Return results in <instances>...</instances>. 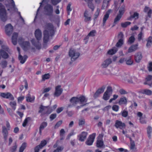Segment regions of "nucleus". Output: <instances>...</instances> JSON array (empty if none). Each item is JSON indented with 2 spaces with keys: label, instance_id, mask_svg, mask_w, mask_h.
<instances>
[{
  "label": "nucleus",
  "instance_id": "nucleus-1",
  "mask_svg": "<svg viewBox=\"0 0 152 152\" xmlns=\"http://www.w3.org/2000/svg\"><path fill=\"white\" fill-rule=\"evenodd\" d=\"M53 26L50 23L46 24L45 28V29L43 32L44 37L43 42L44 43V46L45 47L47 45V43L48 42L49 39V36H53L54 34V30L53 29Z\"/></svg>",
  "mask_w": 152,
  "mask_h": 152
},
{
  "label": "nucleus",
  "instance_id": "nucleus-2",
  "mask_svg": "<svg viewBox=\"0 0 152 152\" xmlns=\"http://www.w3.org/2000/svg\"><path fill=\"white\" fill-rule=\"evenodd\" d=\"M87 101V99H86L85 97L83 96H82L79 97H73L69 100L70 102L72 103V104H69L67 106V108H70L76 105L79 102L80 104H82L84 102H86Z\"/></svg>",
  "mask_w": 152,
  "mask_h": 152
},
{
  "label": "nucleus",
  "instance_id": "nucleus-3",
  "mask_svg": "<svg viewBox=\"0 0 152 152\" xmlns=\"http://www.w3.org/2000/svg\"><path fill=\"white\" fill-rule=\"evenodd\" d=\"M53 6L50 4H47L44 7V13L45 15L49 17L50 20H52L53 16Z\"/></svg>",
  "mask_w": 152,
  "mask_h": 152
},
{
  "label": "nucleus",
  "instance_id": "nucleus-4",
  "mask_svg": "<svg viewBox=\"0 0 152 152\" xmlns=\"http://www.w3.org/2000/svg\"><path fill=\"white\" fill-rule=\"evenodd\" d=\"M39 110L38 111L39 113H42V115L50 114L53 110L52 108L49 106H45L41 105L39 107Z\"/></svg>",
  "mask_w": 152,
  "mask_h": 152
},
{
  "label": "nucleus",
  "instance_id": "nucleus-5",
  "mask_svg": "<svg viewBox=\"0 0 152 152\" xmlns=\"http://www.w3.org/2000/svg\"><path fill=\"white\" fill-rule=\"evenodd\" d=\"M0 18L4 22L7 19L6 10L4 6L1 3H0Z\"/></svg>",
  "mask_w": 152,
  "mask_h": 152
},
{
  "label": "nucleus",
  "instance_id": "nucleus-6",
  "mask_svg": "<svg viewBox=\"0 0 152 152\" xmlns=\"http://www.w3.org/2000/svg\"><path fill=\"white\" fill-rule=\"evenodd\" d=\"M69 55L71 57V60L72 61L76 60L79 56L80 53L79 52H76L74 49H70L69 52Z\"/></svg>",
  "mask_w": 152,
  "mask_h": 152
},
{
  "label": "nucleus",
  "instance_id": "nucleus-7",
  "mask_svg": "<svg viewBox=\"0 0 152 152\" xmlns=\"http://www.w3.org/2000/svg\"><path fill=\"white\" fill-rule=\"evenodd\" d=\"M7 10L11 12L12 11H18V9L16 7L15 2L14 3L11 1L10 3L5 4Z\"/></svg>",
  "mask_w": 152,
  "mask_h": 152
},
{
  "label": "nucleus",
  "instance_id": "nucleus-8",
  "mask_svg": "<svg viewBox=\"0 0 152 152\" xmlns=\"http://www.w3.org/2000/svg\"><path fill=\"white\" fill-rule=\"evenodd\" d=\"M95 136V133L90 135L85 142L86 144L88 145H92L94 141Z\"/></svg>",
  "mask_w": 152,
  "mask_h": 152
},
{
  "label": "nucleus",
  "instance_id": "nucleus-9",
  "mask_svg": "<svg viewBox=\"0 0 152 152\" xmlns=\"http://www.w3.org/2000/svg\"><path fill=\"white\" fill-rule=\"evenodd\" d=\"M61 85H58L55 88V91L54 94V96L58 97L62 94L63 90L61 88Z\"/></svg>",
  "mask_w": 152,
  "mask_h": 152
},
{
  "label": "nucleus",
  "instance_id": "nucleus-10",
  "mask_svg": "<svg viewBox=\"0 0 152 152\" xmlns=\"http://www.w3.org/2000/svg\"><path fill=\"white\" fill-rule=\"evenodd\" d=\"M105 88V87L104 86L99 88L95 92L93 95V97L94 99H96L99 97L100 95L103 93Z\"/></svg>",
  "mask_w": 152,
  "mask_h": 152
},
{
  "label": "nucleus",
  "instance_id": "nucleus-11",
  "mask_svg": "<svg viewBox=\"0 0 152 152\" xmlns=\"http://www.w3.org/2000/svg\"><path fill=\"white\" fill-rule=\"evenodd\" d=\"M13 30V27L11 24L7 25L5 27V30L6 34L9 36L11 34Z\"/></svg>",
  "mask_w": 152,
  "mask_h": 152
},
{
  "label": "nucleus",
  "instance_id": "nucleus-12",
  "mask_svg": "<svg viewBox=\"0 0 152 152\" xmlns=\"http://www.w3.org/2000/svg\"><path fill=\"white\" fill-rule=\"evenodd\" d=\"M0 96L4 98L9 99L10 100H13L14 98L13 95L10 93H1Z\"/></svg>",
  "mask_w": 152,
  "mask_h": 152
},
{
  "label": "nucleus",
  "instance_id": "nucleus-13",
  "mask_svg": "<svg viewBox=\"0 0 152 152\" xmlns=\"http://www.w3.org/2000/svg\"><path fill=\"white\" fill-rule=\"evenodd\" d=\"M124 35L122 32H120L118 34V37L120 39L118 40V42L116 44V46L117 47H121L124 43L123 37Z\"/></svg>",
  "mask_w": 152,
  "mask_h": 152
},
{
  "label": "nucleus",
  "instance_id": "nucleus-14",
  "mask_svg": "<svg viewBox=\"0 0 152 152\" xmlns=\"http://www.w3.org/2000/svg\"><path fill=\"white\" fill-rule=\"evenodd\" d=\"M18 42L19 43H20L21 46L24 50L27 51L30 45L29 42H22V43H20V39H19Z\"/></svg>",
  "mask_w": 152,
  "mask_h": 152
},
{
  "label": "nucleus",
  "instance_id": "nucleus-15",
  "mask_svg": "<svg viewBox=\"0 0 152 152\" xmlns=\"http://www.w3.org/2000/svg\"><path fill=\"white\" fill-rule=\"evenodd\" d=\"M115 126L116 128H119L122 129L125 127L126 125L124 123H123L121 121L117 120L115 121Z\"/></svg>",
  "mask_w": 152,
  "mask_h": 152
},
{
  "label": "nucleus",
  "instance_id": "nucleus-16",
  "mask_svg": "<svg viewBox=\"0 0 152 152\" xmlns=\"http://www.w3.org/2000/svg\"><path fill=\"white\" fill-rule=\"evenodd\" d=\"M88 133L85 132H82L80 135H78L77 137L79 141L81 142H83L86 138Z\"/></svg>",
  "mask_w": 152,
  "mask_h": 152
},
{
  "label": "nucleus",
  "instance_id": "nucleus-17",
  "mask_svg": "<svg viewBox=\"0 0 152 152\" xmlns=\"http://www.w3.org/2000/svg\"><path fill=\"white\" fill-rule=\"evenodd\" d=\"M35 36L37 40H40L41 39L42 33L41 31L38 29H36L34 33Z\"/></svg>",
  "mask_w": 152,
  "mask_h": 152
},
{
  "label": "nucleus",
  "instance_id": "nucleus-18",
  "mask_svg": "<svg viewBox=\"0 0 152 152\" xmlns=\"http://www.w3.org/2000/svg\"><path fill=\"white\" fill-rule=\"evenodd\" d=\"M138 44L137 43L136 44L132 45H131L128 50V52L131 53L134 52L138 49Z\"/></svg>",
  "mask_w": 152,
  "mask_h": 152
},
{
  "label": "nucleus",
  "instance_id": "nucleus-19",
  "mask_svg": "<svg viewBox=\"0 0 152 152\" xmlns=\"http://www.w3.org/2000/svg\"><path fill=\"white\" fill-rule=\"evenodd\" d=\"M39 40H38L37 42L34 39H33L31 40L32 44L37 49L39 50L41 48V44L39 42Z\"/></svg>",
  "mask_w": 152,
  "mask_h": 152
},
{
  "label": "nucleus",
  "instance_id": "nucleus-20",
  "mask_svg": "<svg viewBox=\"0 0 152 152\" xmlns=\"http://www.w3.org/2000/svg\"><path fill=\"white\" fill-rule=\"evenodd\" d=\"M146 81L144 83V84L148 85L151 86L152 85V75H148L146 78Z\"/></svg>",
  "mask_w": 152,
  "mask_h": 152
},
{
  "label": "nucleus",
  "instance_id": "nucleus-21",
  "mask_svg": "<svg viewBox=\"0 0 152 152\" xmlns=\"http://www.w3.org/2000/svg\"><path fill=\"white\" fill-rule=\"evenodd\" d=\"M112 62V61L111 58H107L103 62L102 64V66L103 68H106Z\"/></svg>",
  "mask_w": 152,
  "mask_h": 152
},
{
  "label": "nucleus",
  "instance_id": "nucleus-22",
  "mask_svg": "<svg viewBox=\"0 0 152 152\" xmlns=\"http://www.w3.org/2000/svg\"><path fill=\"white\" fill-rule=\"evenodd\" d=\"M135 60L137 62H140L142 58L141 53L139 52L137 53L135 55Z\"/></svg>",
  "mask_w": 152,
  "mask_h": 152
},
{
  "label": "nucleus",
  "instance_id": "nucleus-23",
  "mask_svg": "<svg viewBox=\"0 0 152 152\" xmlns=\"http://www.w3.org/2000/svg\"><path fill=\"white\" fill-rule=\"evenodd\" d=\"M110 11L111 10H109L107 11L106 12L104 16L103 19V26H104L105 25L107 20L109 18Z\"/></svg>",
  "mask_w": 152,
  "mask_h": 152
},
{
  "label": "nucleus",
  "instance_id": "nucleus-24",
  "mask_svg": "<svg viewBox=\"0 0 152 152\" xmlns=\"http://www.w3.org/2000/svg\"><path fill=\"white\" fill-rule=\"evenodd\" d=\"M84 16L85 18L84 20L85 22H87L91 20V17H88V12L87 10H85V11Z\"/></svg>",
  "mask_w": 152,
  "mask_h": 152
},
{
  "label": "nucleus",
  "instance_id": "nucleus-25",
  "mask_svg": "<svg viewBox=\"0 0 152 152\" xmlns=\"http://www.w3.org/2000/svg\"><path fill=\"white\" fill-rule=\"evenodd\" d=\"M47 123L46 122H43L42 123L39 128V133L41 135L42 133V130L44 129L47 126Z\"/></svg>",
  "mask_w": 152,
  "mask_h": 152
},
{
  "label": "nucleus",
  "instance_id": "nucleus-26",
  "mask_svg": "<svg viewBox=\"0 0 152 152\" xmlns=\"http://www.w3.org/2000/svg\"><path fill=\"white\" fill-rule=\"evenodd\" d=\"M27 58V56L26 55H24L23 57L21 55H19L18 59L20 61V63L23 64L25 63Z\"/></svg>",
  "mask_w": 152,
  "mask_h": 152
},
{
  "label": "nucleus",
  "instance_id": "nucleus-27",
  "mask_svg": "<svg viewBox=\"0 0 152 152\" xmlns=\"http://www.w3.org/2000/svg\"><path fill=\"white\" fill-rule=\"evenodd\" d=\"M0 53L1 54V56L2 58L6 59L9 57L8 54L4 50H0Z\"/></svg>",
  "mask_w": 152,
  "mask_h": 152
},
{
  "label": "nucleus",
  "instance_id": "nucleus-28",
  "mask_svg": "<svg viewBox=\"0 0 152 152\" xmlns=\"http://www.w3.org/2000/svg\"><path fill=\"white\" fill-rule=\"evenodd\" d=\"M127 102V99L126 97H123L120 99L118 102V104L119 105L123 104H126Z\"/></svg>",
  "mask_w": 152,
  "mask_h": 152
},
{
  "label": "nucleus",
  "instance_id": "nucleus-29",
  "mask_svg": "<svg viewBox=\"0 0 152 152\" xmlns=\"http://www.w3.org/2000/svg\"><path fill=\"white\" fill-rule=\"evenodd\" d=\"M118 50V49L116 47H114L107 52V53L109 55H113Z\"/></svg>",
  "mask_w": 152,
  "mask_h": 152
},
{
  "label": "nucleus",
  "instance_id": "nucleus-30",
  "mask_svg": "<svg viewBox=\"0 0 152 152\" xmlns=\"http://www.w3.org/2000/svg\"><path fill=\"white\" fill-rule=\"evenodd\" d=\"M104 145V142L102 140H97L96 143V146L98 148H101Z\"/></svg>",
  "mask_w": 152,
  "mask_h": 152
},
{
  "label": "nucleus",
  "instance_id": "nucleus-31",
  "mask_svg": "<svg viewBox=\"0 0 152 152\" xmlns=\"http://www.w3.org/2000/svg\"><path fill=\"white\" fill-rule=\"evenodd\" d=\"M135 40V38L134 36H132L129 39L127 43L129 45H131L133 44Z\"/></svg>",
  "mask_w": 152,
  "mask_h": 152
},
{
  "label": "nucleus",
  "instance_id": "nucleus-32",
  "mask_svg": "<svg viewBox=\"0 0 152 152\" xmlns=\"http://www.w3.org/2000/svg\"><path fill=\"white\" fill-rule=\"evenodd\" d=\"M139 14L136 12L134 13L133 15H131L130 17H129L128 20H131L132 19L135 18V19H137L138 18Z\"/></svg>",
  "mask_w": 152,
  "mask_h": 152
},
{
  "label": "nucleus",
  "instance_id": "nucleus-33",
  "mask_svg": "<svg viewBox=\"0 0 152 152\" xmlns=\"http://www.w3.org/2000/svg\"><path fill=\"white\" fill-rule=\"evenodd\" d=\"M48 0H42V2L40 3L39 4H40V7H39L38 9L37 10L36 15L35 17V18L34 20V21H35V19L37 18V15L38 12L39 10L40 7L41 6V5H42V3H48Z\"/></svg>",
  "mask_w": 152,
  "mask_h": 152
},
{
  "label": "nucleus",
  "instance_id": "nucleus-34",
  "mask_svg": "<svg viewBox=\"0 0 152 152\" xmlns=\"http://www.w3.org/2000/svg\"><path fill=\"white\" fill-rule=\"evenodd\" d=\"M142 93L143 94L150 95L152 94V91L149 89H144L142 91Z\"/></svg>",
  "mask_w": 152,
  "mask_h": 152
},
{
  "label": "nucleus",
  "instance_id": "nucleus-35",
  "mask_svg": "<svg viewBox=\"0 0 152 152\" xmlns=\"http://www.w3.org/2000/svg\"><path fill=\"white\" fill-rule=\"evenodd\" d=\"M31 118L30 117H28L26 118V119L24 120V121L23 122V124H22V126H23L25 127L27 123H28V122L29 121H30L31 120Z\"/></svg>",
  "mask_w": 152,
  "mask_h": 152
},
{
  "label": "nucleus",
  "instance_id": "nucleus-36",
  "mask_svg": "<svg viewBox=\"0 0 152 152\" xmlns=\"http://www.w3.org/2000/svg\"><path fill=\"white\" fill-rule=\"evenodd\" d=\"M26 143L24 142H23L21 145L20 147V148L19 152H23L24 150L25 149L26 147Z\"/></svg>",
  "mask_w": 152,
  "mask_h": 152
},
{
  "label": "nucleus",
  "instance_id": "nucleus-37",
  "mask_svg": "<svg viewBox=\"0 0 152 152\" xmlns=\"http://www.w3.org/2000/svg\"><path fill=\"white\" fill-rule=\"evenodd\" d=\"M50 75L49 73L45 74L42 76V81H44L46 79H48L50 78Z\"/></svg>",
  "mask_w": 152,
  "mask_h": 152
},
{
  "label": "nucleus",
  "instance_id": "nucleus-38",
  "mask_svg": "<svg viewBox=\"0 0 152 152\" xmlns=\"http://www.w3.org/2000/svg\"><path fill=\"white\" fill-rule=\"evenodd\" d=\"M110 96V94L104 92L103 94V99L105 100H107L109 99Z\"/></svg>",
  "mask_w": 152,
  "mask_h": 152
},
{
  "label": "nucleus",
  "instance_id": "nucleus-39",
  "mask_svg": "<svg viewBox=\"0 0 152 152\" xmlns=\"http://www.w3.org/2000/svg\"><path fill=\"white\" fill-rule=\"evenodd\" d=\"M9 104L11 106L14 110H15L16 106V103L15 102H11Z\"/></svg>",
  "mask_w": 152,
  "mask_h": 152
},
{
  "label": "nucleus",
  "instance_id": "nucleus-40",
  "mask_svg": "<svg viewBox=\"0 0 152 152\" xmlns=\"http://www.w3.org/2000/svg\"><path fill=\"white\" fill-rule=\"evenodd\" d=\"M109 2L107 1L106 0H104L102 7V9H104L106 7H107L108 5Z\"/></svg>",
  "mask_w": 152,
  "mask_h": 152
},
{
  "label": "nucleus",
  "instance_id": "nucleus-41",
  "mask_svg": "<svg viewBox=\"0 0 152 152\" xmlns=\"http://www.w3.org/2000/svg\"><path fill=\"white\" fill-rule=\"evenodd\" d=\"M147 132L149 138H151V134L152 132V128L150 126H149L147 129Z\"/></svg>",
  "mask_w": 152,
  "mask_h": 152
},
{
  "label": "nucleus",
  "instance_id": "nucleus-42",
  "mask_svg": "<svg viewBox=\"0 0 152 152\" xmlns=\"http://www.w3.org/2000/svg\"><path fill=\"white\" fill-rule=\"evenodd\" d=\"M17 148V146L15 143V145L10 148V150L11 152H15Z\"/></svg>",
  "mask_w": 152,
  "mask_h": 152
},
{
  "label": "nucleus",
  "instance_id": "nucleus-43",
  "mask_svg": "<svg viewBox=\"0 0 152 152\" xmlns=\"http://www.w3.org/2000/svg\"><path fill=\"white\" fill-rule=\"evenodd\" d=\"M88 7L92 11H93L94 9V7L93 4L91 2H88Z\"/></svg>",
  "mask_w": 152,
  "mask_h": 152
},
{
  "label": "nucleus",
  "instance_id": "nucleus-44",
  "mask_svg": "<svg viewBox=\"0 0 152 152\" xmlns=\"http://www.w3.org/2000/svg\"><path fill=\"white\" fill-rule=\"evenodd\" d=\"M131 23L130 22H126L124 23H121V26L123 28H126L128 26L130 25Z\"/></svg>",
  "mask_w": 152,
  "mask_h": 152
},
{
  "label": "nucleus",
  "instance_id": "nucleus-45",
  "mask_svg": "<svg viewBox=\"0 0 152 152\" xmlns=\"http://www.w3.org/2000/svg\"><path fill=\"white\" fill-rule=\"evenodd\" d=\"M121 17V15H118L115 19L114 22V24H116L117 22L119 21Z\"/></svg>",
  "mask_w": 152,
  "mask_h": 152
},
{
  "label": "nucleus",
  "instance_id": "nucleus-46",
  "mask_svg": "<svg viewBox=\"0 0 152 152\" xmlns=\"http://www.w3.org/2000/svg\"><path fill=\"white\" fill-rule=\"evenodd\" d=\"M47 143V141L45 140H43L41 141V142L39 145H40V147L42 148Z\"/></svg>",
  "mask_w": 152,
  "mask_h": 152
},
{
  "label": "nucleus",
  "instance_id": "nucleus-47",
  "mask_svg": "<svg viewBox=\"0 0 152 152\" xmlns=\"http://www.w3.org/2000/svg\"><path fill=\"white\" fill-rule=\"evenodd\" d=\"M71 3H69L67 6L66 9L68 11V15H69V12L71 11L72 10V9L71 8Z\"/></svg>",
  "mask_w": 152,
  "mask_h": 152
},
{
  "label": "nucleus",
  "instance_id": "nucleus-48",
  "mask_svg": "<svg viewBox=\"0 0 152 152\" xmlns=\"http://www.w3.org/2000/svg\"><path fill=\"white\" fill-rule=\"evenodd\" d=\"M61 0H51V2L53 5H56L59 3Z\"/></svg>",
  "mask_w": 152,
  "mask_h": 152
},
{
  "label": "nucleus",
  "instance_id": "nucleus-49",
  "mask_svg": "<svg viewBox=\"0 0 152 152\" xmlns=\"http://www.w3.org/2000/svg\"><path fill=\"white\" fill-rule=\"evenodd\" d=\"M96 31L95 30H93L91 31L88 34V36L94 37L95 36V34L96 33Z\"/></svg>",
  "mask_w": 152,
  "mask_h": 152
},
{
  "label": "nucleus",
  "instance_id": "nucleus-50",
  "mask_svg": "<svg viewBox=\"0 0 152 152\" xmlns=\"http://www.w3.org/2000/svg\"><path fill=\"white\" fill-rule=\"evenodd\" d=\"M121 115L123 117H126L128 115V112L125 110H124L121 112Z\"/></svg>",
  "mask_w": 152,
  "mask_h": 152
},
{
  "label": "nucleus",
  "instance_id": "nucleus-51",
  "mask_svg": "<svg viewBox=\"0 0 152 152\" xmlns=\"http://www.w3.org/2000/svg\"><path fill=\"white\" fill-rule=\"evenodd\" d=\"M112 92V90L111 87L109 86L107 87V90L105 92L106 93L109 94V93L110 92Z\"/></svg>",
  "mask_w": 152,
  "mask_h": 152
},
{
  "label": "nucleus",
  "instance_id": "nucleus-52",
  "mask_svg": "<svg viewBox=\"0 0 152 152\" xmlns=\"http://www.w3.org/2000/svg\"><path fill=\"white\" fill-rule=\"evenodd\" d=\"M42 148L40 146L38 145L34 148V152H39L40 149Z\"/></svg>",
  "mask_w": 152,
  "mask_h": 152
},
{
  "label": "nucleus",
  "instance_id": "nucleus-53",
  "mask_svg": "<svg viewBox=\"0 0 152 152\" xmlns=\"http://www.w3.org/2000/svg\"><path fill=\"white\" fill-rule=\"evenodd\" d=\"M18 34L17 33H14L12 37V39H17Z\"/></svg>",
  "mask_w": 152,
  "mask_h": 152
},
{
  "label": "nucleus",
  "instance_id": "nucleus-54",
  "mask_svg": "<svg viewBox=\"0 0 152 152\" xmlns=\"http://www.w3.org/2000/svg\"><path fill=\"white\" fill-rule=\"evenodd\" d=\"M100 11V10L99 8H97V10L96 12H95V14L94 15V19H96L98 17L99 15V13Z\"/></svg>",
  "mask_w": 152,
  "mask_h": 152
},
{
  "label": "nucleus",
  "instance_id": "nucleus-55",
  "mask_svg": "<svg viewBox=\"0 0 152 152\" xmlns=\"http://www.w3.org/2000/svg\"><path fill=\"white\" fill-rule=\"evenodd\" d=\"M118 109L119 106L117 105H114L112 107L113 110L115 111H118Z\"/></svg>",
  "mask_w": 152,
  "mask_h": 152
},
{
  "label": "nucleus",
  "instance_id": "nucleus-56",
  "mask_svg": "<svg viewBox=\"0 0 152 152\" xmlns=\"http://www.w3.org/2000/svg\"><path fill=\"white\" fill-rule=\"evenodd\" d=\"M34 98L32 99V98H31L30 97V96H27L26 97V101L28 102H32V101H34Z\"/></svg>",
  "mask_w": 152,
  "mask_h": 152
},
{
  "label": "nucleus",
  "instance_id": "nucleus-57",
  "mask_svg": "<svg viewBox=\"0 0 152 152\" xmlns=\"http://www.w3.org/2000/svg\"><path fill=\"white\" fill-rule=\"evenodd\" d=\"M126 63L128 65H132L133 63V61L130 58L128 59V60H126Z\"/></svg>",
  "mask_w": 152,
  "mask_h": 152
},
{
  "label": "nucleus",
  "instance_id": "nucleus-58",
  "mask_svg": "<svg viewBox=\"0 0 152 152\" xmlns=\"http://www.w3.org/2000/svg\"><path fill=\"white\" fill-rule=\"evenodd\" d=\"M62 120H60V121L57 122L55 125V128H57L59 127L61 125V124L62 123Z\"/></svg>",
  "mask_w": 152,
  "mask_h": 152
},
{
  "label": "nucleus",
  "instance_id": "nucleus-59",
  "mask_svg": "<svg viewBox=\"0 0 152 152\" xmlns=\"http://www.w3.org/2000/svg\"><path fill=\"white\" fill-rule=\"evenodd\" d=\"M85 120L84 119H80L79 121V125L81 126L85 124Z\"/></svg>",
  "mask_w": 152,
  "mask_h": 152
},
{
  "label": "nucleus",
  "instance_id": "nucleus-60",
  "mask_svg": "<svg viewBox=\"0 0 152 152\" xmlns=\"http://www.w3.org/2000/svg\"><path fill=\"white\" fill-rule=\"evenodd\" d=\"M56 116V113L52 114L50 116V118L51 121H52L54 119Z\"/></svg>",
  "mask_w": 152,
  "mask_h": 152
},
{
  "label": "nucleus",
  "instance_id": "nucleus-61",
  "mask_svg": "<svg viewBox=\"0 0 152 152\" xmlns=\"http://www.w3.org/2000/svg\"><path fill=\"white\" fill-rule=\"evenodd\" d=\"M2 68H4L6 67L7 65V62L6 61H3L1 62Z\"/></svg>",
  "mask_w": 152,
  "mask_h": 152
},
{
  "label": "nucleus",
  "instance_id": "nucleus-62",
  "mask_svg": "<svg viewBox=\"0 0 152 152\" xmlns=\"http://www.w3.org/2000/svg\"><path fill=\"white\" fill-rule=\"evenodd\" d=\"M143 35V33L142 31L138 35V40L139 41H140L142 39V36Z\"/></svg>",
  "mask_w": 152,
  "mask_h": 152
},
{
  "label": "nucleus",
  "instance_id": "nucleus-63",
  "mask_svg": "<svg viewBox=\"0 0 152 152\" xmlns=\"http://www.w3.org/2000/svg\"><path fill=\"white\" fill-rule=\"evenodd\" d=\"M65 131L64 129H61L60 131V137H63L65 133Z\"/></svg>",
  "mask_w": 152,
  "mask_h": 152
},
{
  "label": "nucleus",
  "instance_id": "nucleus-64",
  "mask_svg": "<svg viewBox=\"0 0 152 152\" xmlns=\"http://www.w3.org/2000/svg\"><path fill=\"white\" fill-rule=\"evenodd\" d=\"M64 149V147L63 146H58V147L56 150L58 151V152H61Z\"/></svg>",
  "mask_w": 152,
  "mask_h": 152
}]
</instances>
